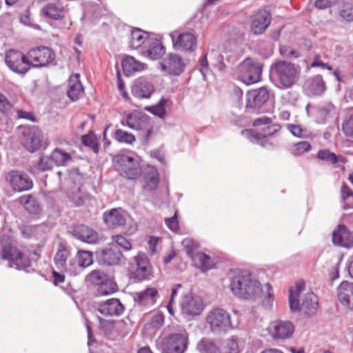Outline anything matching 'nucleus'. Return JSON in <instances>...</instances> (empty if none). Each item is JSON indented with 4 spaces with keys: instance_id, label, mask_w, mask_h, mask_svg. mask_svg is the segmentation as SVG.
Instances as JSON below:
<instances>
[{
    "instance_id": "23",
    "label": "nucleus",
    "mask_w": 353,
    "mask_h": 353,
    "mask_svg": "<svg viewBox=\"0 0 353 353\" xmlns=\"http://www.w3.org/2000/svg\"><path fill=\"white\" fill-rule=\"evenodd\" d=\"M97 310L103 316H120L125 307L118 299H109L100 302L97 305Z\"/></svg>"
},
{
    "instance_id": "14",
    "label": "nucleus",
    "mask_w": 353,
    "mask_h": 353,
    "mask_svg": "<svg viewBox=\"0 0 353 353\" xmlns=\"http://www.w3.org/2000/svg\"><path fill=\"white\" fill-rule=\"evenodd\" d=\"M121 124L123 125H126L131 129L139 130L145 133L143 135L145 141L149 139L152 132V126L150 122V119L145 114L139 113L128 114L121 121Z\"/></svg>"
},
{
    "instance_id": "35",
    "label": "nucleus",
    "mask_w": 353,
    "mask_h": 353,
    "mask_svg": "<svg viewBox=\"0 0 353 353\" xmlns=\"http://www.w3.org/2000/svg\"><path fill=\"white\" fill-rule=\"evenodd\" d=\"M318 297L313 292H308L304 295L301 304V311L307 316L314 314L318 309Z\"/></svg>"
},
{
    "instance_id": "21",
    "label": "nucleus",
    "mask_w": 353,
    "mask_h": 353,
    "mask_svg": "<svg viewBox=\"0 0 353 353\" xmlns=\"http://www.w3.org/2000/svg\"><path fill=\"white\" fill-rule=\"evenodd\" d=\"M42 132L37 126H32L23 132L22 143L30 152L37 150L41 145Z\"/></svg>"
},
{
    "instance_id": "45",
    "label": "nucleus",
    "mask_w": 353,
    "mask_h": 353,
    "mask_svg": "<svg viewBox=\"0 0 353 353\" xmlns=\"http://www.w3.org/2000/svg\"><path fill=\"white\" fill-rule=\"evenodd\" d=\"M196 349L201 353H220L219 348L210 340L202 339L196 345Z\"/></svg>"
},
{
    "instance_id": "19",
    "label": "nucleus",
    "mask_w": 353,
    "mask_h": 353,
    "mask_svg": "<svg viewBox=\"0 0 353 353\" xmlns=\"http://www.w3.org/2000/svg\"><path fill=\"white\" fill-rule=\"evenodd\" d=\"M182 313L187 316L199 315L203 310V303L199 296H194L192 294H185L183 296L181 302Z\"/></svg>"
},
{
    "instance_id": "40",
    "label": "nucleus",
    "mask_w": 353,
    "mask_h": 353,
    "mask_svg": "<svg viewBox=\"0 0 353 353\" xmlns=\"http://www.w3.org/2000/svg\"><path fill=\"white\" fill-rule=\"evenodd\" d=\"M195 265L203 271L213 268L214 264L211 258L203 252H198L192 256Z\"/></svg>"
},
{
    "instance_id": "64",
    "label": "nucleus",
    "mask_w": 353,
    "mask_h": 353,
    "mask_svg": "<svg viewBox=\"0 0 353 353\" xmlns=\"http://www.w3.org/2000/svg\"><path fill=\"white\" fill-rule=\"evenodd\" d=\"M165 317L162 312H157L155 314L150 321V324L154 327H159L164 323Z\"/></svg>"
},
{
    "instance_id": "32",
    "label": "nucleus",
    "mask_w": 353,
    "mask_h": 353,
    "mask_svg": "<svg viewBox=\"0 0 353 353\" xmlns=\"http://www.w3.org/2000/svg\"><path fill=\"white\" fill-rule=\"evenodd\" d=\"M305 86L312 95H321L326 89L325 82L320 74L314 75L307 79Z\"/></svg>"
},
{
    "instance_id": "59",
    "label": "nucleus",
    "mask_w": 353,
    "mask_h": 353,
    "mask_svg": "<svg viewBox=\"0 0 353 353\" xmlns=\"http://www.w3.org/2000/svg\"><path fill=\"white\" fill-rule=\"evenodd\" d=\"M298 297L299 296H295L293 290L290 291L289 305H290V310L292 312H297L301 311V305H300L299 300Z\"/></svg>"
},
{
    "instance_id": "4",
    "label": "nucleus",
    "mask_w": 353,
    "mask_h": 353,
    "mask_svg": "<svg viewBox=\"0 0 353 353\" xmlns=\"http://www.w3.org/2000/svg\"><path fill=\"white\" fill-rule=\"evenodd\" d=\"M270 92L265 87L254 89L246 93L245 109L247 112L261 114L272 111L270 103Z\"/></svg>"
},
{
    "instance_id": "22",
    "label": "nucleus",
    "mask_w": 353,
    "mask_h": 353,
    "mask_svg": "<svg viewBox=\"0 0 353 353\" xmlns=\"http://www.w3.org/2000/svg\"><path fill=\"white\" fill-rule=\"evenodd\" d=\"M271 14L265 9H259L253 15L251 30L254 34H261L271 23Z\"/></svg>"
},
{
    "instance_id": "62",
    "label": "nucleus",
    "mask_w": 353,
    "mask_h": 353,
    "mask_svg": "<svg viewBox=\"0 0 353 353\" xmlns=\"http://www.w3.org/2000/svg\"><path fill=\"white\" fill-rule=\"evenodd\" d=\"M182 245L185 248L186 252L188 255L193 256L192 254L194 252V249L196 248V245L192 239L189 238H185L182 241Z\"/></svg>"
},
{
    "instance_id": "49",
    "label": "nucleus",
    "mask_w": 353,
    "mask_h": 353,
    "mask_svg": "<svg viewBox=\"0 0 353 353\" xmlns=\"http://www.w3.org/2000/svg\"><path fill=\"white\" fill-rule=\"evenodd\" d=\"M118 290L117 284L109 276L102 283L99 287V292L103 294L107 295L117 292Z\"/></svg>"
},
{
    "instance_id": "28",
    "label": "nucleus",
    "mask_w": 353,
    "mask_h": 353,
    "mask_svg": "<svg viewBox=\"0 0 353 353\" xmlns=\"http://www.w3.org/2000/svg\"><path fill=\"white\" fill-rule=\"evenodd\" d=\"M103 219L105 225L112 229L123 225L125 223V218L121 208H113L105 211L103 214Z\"/></svg>"
},
{
    "instance_id": "30",
    "label": "nucleus",
    "mask_w": 353,
    "mask_h": 353,
    "mask_svg": "<svg viewBox=\"0 0 353 353\" xmlns=\"http://www.w3.org/2000/svg\"><path fill=\"white\" fill-rule=\"evenodd\" d=\"M83 93V88L80 81V75L78 73L72 74L68 79V89L67 94L73 101H77Z\"/></svg>"
},
{
    "instance_id": "56",
    "label": "nucleus",
    "mask_w": 353,
    "mask_h": 353,
    "mask_svg": "<svg viewBox=\"0 0 353 353\" xmlns=\"http://www.w3.org/2000/svg\"><path fill=\"white\" fill-rule=\"evenodd\" d=\"M342 130L346 137L353 139V112L344 120Z\"/></svg>"
},
{
    "instance_id": "25",
    "label": "nucleus",
    "mask_w": 353,
    "mask_h": 353,
    "mask_svg": "<svg viewBox=\"0 0 353 353\" xmlns=\"http://www.w3.org/2000/svg\"><path fill=\"white\" fill-rule=\"evenodd\" d=\"M71 234L77 239L83 242L93 244L98 240V234L96 231L83 224L76 225L72 228Z\"/></svg>"
},
{
    "instance_id": "7",
    "label": "nucleus",
    "mask_w": 353,
    "mask_h": 353,
    "mask_svg": "<svg viewBox=\"0 0 353 353\" xmlns=\"http://www.w3.org/2000/svg\"><path fill=\"white\" fill-rule=\"evenodd\" d=\"M188 344V334L183 330L164 336L159 343L158 348L161 353H185Z\"/></svg>"
},
{
    "instance_id": "52",
    "label": "nucleus",
    "mask_w": 353,
    "mask_h": 353,
    "mask_svg": "<svg viewBox=\"0 0 353 353\" xmlns=\"http://www.w3.org/2000/svg\"><path fill=\"white\" fill-rule=\"evenodd\" d=\"M82 143L84 145L89 147L94 153L99 152V145L97 137L92 134L83 135Z\"/></svg>"
},
{
    "instance_id": "60",
    "label": "nucleus",
    "mask_w": 353,
    "mask_h": 353,
    "mask_svg": "<svg viewBox=\"0 0 353 353\" xmlns=\"http://www.w3.org/2000/svg\"><path fill=\"white\" fill-rule=\"evenodd\" d=\"M340 14L345 21L353 23V6H345L343 9L341 10Z\"/></svg>"
},
{
    "instance_id": "51",
    "label": "nucleus",
    "mask_w": 353,
    "mask_h": 353,
    "mask_svg": "<svg viewBox=\"0 0 353 353\" xmlns=\"http://www.w3.org/2000/svg\"><path fill=\"white\" fill-rule=\"evenodd\" d=\"M54 161L50 155H42L40 157L38 163H37V168L40 171H46L51 170L54 166Z\"/></svg>"
},
{
    "instance_id": "53",
    "label": "nucleus",
    "mask_w": 353,
    "mask_h": 353,
    "mask_svg": "<svg viewBox=\"0 0 353 353\" xmlns=\"http://www.w3.org/2000/svg\"><path fill=\"white\" fill-rule=\"evenodd\" d=\"M280 54L287 59H297L301 57L299 51L296 50L290 46L281 45L279 47Z\"/></svg>"
},
{
    "instance_id": "26",
    "label": "nucleus",
    "mask_w": 353,
    "mask_h": 353,
    "mask_svg": "<svg viewBox=\"0 0 353 353\" xmlns=\"http://www.w3.org/2000/svg\"><path fill=\"white\" fill-rule=\"evenodd\" d=\"M332 242L336 245L349 248L353 244V234L345 225H339L333 231Z\"/></svg>"
},
{
    "instance_id": "11",
    "label": "nucleus",
    "mask_w": 353,
    "mask_h": 353,
    "mask_svg": "<svg viewBox=\"0 0 353 353\" xmlns=\"http://www.w3.org/2000/svg\"><path fill=\"white\" fill-rule=\"evenodd\" d=\"M113 163L116 170L127 179H134L141 175L140 164L132 157L126 154L116 155L113 158Z\"/></svg>"
},
{
    "instance_id": "38",
    "label": "nucleus",
    "mask_w": 353,
    "mask_h": 353,
    "mask_svg": "<svg viewBox=\"0 0 353 353\" xmlns=\"http://www.w3.org/2000/svg\"><path fill=\"white\" fill-rule=\"evenodd\" d=\"M51 157L56 166H67L69 163L72 161V158L70 153L61 148H55L51 152Z\"/></svg>"
},
{
    "instance_id": "34",
    "label": "nucleus",
    "mask_w": 353,
    "mask_h": 353,
    "mask_svg": "<svg viewBox=\"0 0 353 353\" xmlns=\"http://www.w3.org/2000/svg\"><path fill=\"white\" fill-rule=\"evenodd\" d=\"M336 294L339 301L343 305L350 303V300L353 299V283L342 281L336 289Z\"/></svg>"
},
{
    "instance_id": "37",
    "label": "nucleus",
    "mask_w": 353,
    "mask_h": 353,
    "mask_svg": "<svg viewBox=\"0 0 353 353\" xmlns=\"http://www.w3.org/2000/svg\"><path fill=\"white\" fill-rule=\"evenodd\" d=\"M75 275L82 269L91 265L93 263L92 253L90 251L81 250L76 255Z\"/></svg>"
},
{
    "instance_id": "29",
    "label": "nucleus",
    "mask_w": 353,
    "mask_h": 353,
    "mask_svg": "<svg viewBox=\"0 0 353 353\" xmlns=\"http://www.w3.org/2000/svg\"><path fill=\"white\" fill-rule=\"evenodd\" d=\"M146 68V64L136 60L133 57L126 55L122 61V68L125 76L130 77L135 72H141Z\"/></svg>"
},
{
    "instance_id": "8",
    "label": "nucleus",
    "mask_w": 353,
    "mask_h": 353,
    "mask_svg": "<svg viewBox=\"0 0 353 353\" xmlns=\"http://www.w3.org/2000/svg\"><path fill=\"white\" fill-rule=\"evenodd\" d=\"M130 275L137 281L150 280L152 277V266L148 256L139 252L131 259L129 268Z\"/></svg>"
},
{
    "instance_id": "36",
    "label": "nucleus",
    "mask_w": 353,
    "mask_h": 353,
    "mask_svg": "<svg viewBox=\"0 0 353 353\" xmlns=\"http://www.w3.org/2000/svg\"><path fill=\"white\" fill-rule=\"evenodd\" d=\"M148 43L149 47L144 52L148 58L156 60L160 59L165 54V48L160 40L151 39H149Z\"/></svg>"
},
{
    "instance_id": "48",
    "label": "nucleus",
    "mask_w": 353,
    "mask_h": 353,
    "mask_svg": "<svg viewBox=\"0 0 353 353\" xmlns=\"http://www.w3.org/2000/svg\"><path fill=\"white\" fill-rule=\"evenodd\" d=\"M114 139L119 143L132 145L135 142V137L126 131L121 129H117L113 136Z\"/></svg>"
},
{
    "instance_id": "2",
    "label": "nucleus",
    "mask_w": 353,
    "mask_h": 353,
    "mask_svg": "<svg viewBox=\"0 0 353 353\" xmlns=\"http://www.w3.org/2000/svg\"><path fill=\"white\" fill-rule=\"evenodd\" d=\"M299 77V66L290 61L278 60L270 65V77L280 88H292L297 83Z\"/></svg>"
},
{
    "instance_id": "12",
    "label": "nucleus",
    "mask_w": 353,
    "mask_h": 353,
    "mask_svg": "<svg viewBox=\"0 0 353 353\" xmlns=\"http://www.w3.org/2000/svg\"><path fill=\"white\" fill-rule=\"evenodd\" d=\"M30 67L43 68L55 65L56 54L48 47L40 46L28 52Z\"/></svg>"
},
{
    "instance_id": "15",
    "label": "nucleus",
    "mask_w": 353,
    "mask_h": 353,
    "mask_svg": "<svg viewBox=\"0 0 353 353\" xmlns=\"http://www.w3.org/2000/svg\"><path fill=\"white\" fill-rule=\"evenodd\" d=\"M5 62L12 71L22 75L26 74L31 68L28 54L25 55L14 50H10L6 53Z\"/></svg>"
},
{
    "instance_id": "41",
    "label": "nucleus",
    "mask_w": 353,
    "mask_h": 353,
    "mask_svg": "<svg viewBox=\"0 0 353 353\" xmlns=\"http://www.w3.org/2000/svg\"><path fill=\"white\" fill-rule=\"evenodd\" d=\"M68 197L74 206L79 207L83 205L86 201L89 200L90 195L78 188L77 190L69 192Z\"/></svg>"
},
{
    "instance_id": "13",
    "label": "nucleus",
    "mask_w": 353,
    "mask_h": 353,
    "mask_svg": "<svg viewBox=\"0 0 353 353\" xmlns=\"http://www.w3.org/2000/svg\"><path fill=\"white\" fill-rule=\"evenodd\" d=\"M174 50L184 52L191 53L196 50L197 47V37L194 30L178 33L172 32L170 34Z\"/></svg>"
},
{
    "instance_id": "20",
    "label": "nucleus",
    "mask_w": 353,
    "mask_h": 353,
    "mask_svg": "<svg viewBox=\"0 0 353 353\" xmlns=\"http://www.w3.org/2000/svg\"><path fill=\"white\" fill-rule=\"evenodd\" d=\"M122 256L121 250L115 245L103 248L97 252L98 263L109 266L119 265Z\"/></svg>"
},
{
    "instance_id": "46",
    "label": "nucleus",
    "mask_w": 353,
    "mask_h": 353,
    "mask_svg": "<svg viewBox=\"0 0 353 353\" xmlns=\"http://www.w3.org/2000/svg\"><path fill=\"white\" fill-rule=\"evenodd\" d=\"M325 57L319 53H314L312 57L311 63L307 66V69L310 70L312 68H320L322 70H332V67L325 61Z\"/></svg>"
},
{
    "instance_id": "24",
    "label": "nucleus",
    "mask_w": 353,
    "mask_h": 353,
    "mask_svg": "<svg viewBox=\"0 0 353 353\" xmlns=\"http://www.w3.org/2000/svg\"><path fill=\"white\" fill-rule=\"evenodd\" d=\"M131 92L137 99H149L154 92V86L145 79L139 78L134 82Z\"/></svg>"
},
{
    "instance_id": "31",
    "label": "nucleus",
    "mask_w": 353,
    "mask_h": 353,
    "mask_svg": "<svg viewBox=\"0 0 353 353\" xmlns=\"http://www.w3.org/2000/svg\"><path fill=\"white\" fill-rule=\"evenodd\" d=\"M19 201L30 214L37 215L42 211L39 201L33 194L23 195L19 197Z\"/></svg>"
},
{
    "instance_id": "57",
    "label": "nucleus",
    "mask_w": 353,
    "mask_h": 353,
    "mask_svg": "<svg viewBox=\"0 0 353 353\" xmlns=\"http://www.w3.org/2000/svg\"><path fill=\"white\" fill-rule=\"evenodd\" d=\"M266 292L263 300V305L265 307H271L274 301V292L272 285L270 283L265 285Z\"/></svg>"
},
{
    "instance_id": "42",
    "label": "nucleus",
    "mask_w": 353,
    "mask_h": 353,
    "mask_svg": "<svg viewBox=\"0 0 353 353\" xmlns=\"http://www.w3.org/2000/svg\"><path fill=\"white\" fill-rule=\"evenodd\" d=\"M159 183V173L156 169L153 168L145 177V185H143V188L146 191H152L157 188Z\"/></svg>"
},
{
    "instance_id": "54",
    "label": "nucleus",
    "mask_w": 353,
    "mask_h": 353,
    "mask_svg": "<svg viewBox=\"0 0 353 353\" xmlns=\"http://www.w3.org/2000/svg\"><path fill=\"white\" fill-rule=\"evenodd\" d=\"M311 150V145L307 141H300L295 143L291 149L294 155L298 156L304 154Z\"/></svg>"
},
{
    "instance_id": "50",
    "label": "nucleus",
    "mask_w": 353,
    "mask_h": 353,
    "mask_svg": "<svg viewBox=\"0 0 353 353\" xmlns=\"http://www.w3.org/2000/svg\"><path fill=\"white\" fill-rule=\"evenodd\" d=\"M220 353H239L236 339L233 336L226 339L223 343Z\"/></svg>"
},
{
    "instance_id": "1",
    "label": "nucleus",
    "mask_w": 353,
    "mask_h": 353,
    "mask_svg": "<svg viewBox=\"0 0 353 353\" xmlns=\"http://www.w3.org/2000/svg\"><path fill=\"white\" fill-rule=\"evenodd\" d=\"M230 279V288L235 296L251 301L261 296L263 291L261 283L249 272L242 270H233Z\"/></svg>"
},
{
    "instance_id": "43",
    "label": "nucleus",
    "mask_w": 353,
    "mask_h": 353,
    "mask_svg": "<svg viewBox=\"0 0 353 353\" xmlns=\"http://www.w3.org/2000/svg\"><path fill=\"white\" fill-rule=\"evenodd\" d=\"M335 108L332 103H327L318 106L316 116L319 122L324 123L334 112Z\"/></svg>"
},
{
    "instance_id": "58",
    "label": "nucleus",
    "mask_w": 353,
    "mask_h": 353,
    "mask_svg": "<svg viewBox=\"0 0 353 353\" xmlns=\"http://www.w3.org/2000/svg\"><path fill=\"white\" fill-rule=\"evenodd\" d=\"M112 241L119 247L125 250H130L132 248L130 242L122 235L112 236Z\"/></svg>"
},
{
    "instance_id": "5",
    "label": "nucleus",
    "mask_w": 353,
    "mask_h": 353,
    "mask_svg": "<svg viewBox=\"0 0 353 353\" xmlns=\"http://www.w3.org/2000/svg\"><path fill=\"white\" fill-rule=\"evenodd\" d=\"M0 259L7 261L10 268H14L18 270L29 272L28 268L31 267V260L29 256L23 253L17 246L8 242L1 245Z\"/></svg>"
},
{
    "instance_id": "6",
    "label": "nucleus",
    "mask_w": 353,
    "mask_h": 353,
    "mask_svg": "<svg viewBox=\"0 0 353 353\" xmlns=\"http://www.w3.org/2000/svg\"><path fill=\"white\" fill-rule=\"evenodd\" d=\"M263 63L247 57L238 65V79L246 85L259 82L261 79Z\"/></svg>"
},
{
    "instance_id": "55",
    "label": "nucleus",
    "mask_w": 353,
    "mask_h": 353,
    "mask_svg": "<svg viewBox=\"0 0 353 353\" xmlns=\"http://www.w3.org/2000/svg\"><path fill=\"white\" fill-rule=\"evenodd\" d=\"M317 157L319 159L327 161L330 164L336 163V155L327 149L319 150L317 154Z\"/></svg>"
},
{
    "instance_id": "33",
    "label": "nucleus",
    "mask_w": 353,
    "mask_h": 353,
    "mask_svg": "<svg viewBox=\"0 0 353 353\" xmlns=\"http://www.w3.org/2000/svg\"><path fill=\"white\" fill-rule=\"evenodd\" d=\"M42 13L51 19L61 20L66 14V10L61 4L49 3L42 8Z\"/></svg>"
},
{
    "instance_id": "44",
    "label": "nucleus",
    "mask_w": 353,
    "mask_h": 353,
    "mask_svg": "<svg viewBox=\"0 0 353 353\" xmlns=\"http://www.w3.org/2000/svg\"><path fill=\"white\" fill-rule=\"evenodd\" d=\"M168 101V99L162 98L157 104L145 107V110L160 119H163L167 114L165 106Z\"/></svg>"
},
{
    "instance_id": "3",
    "label": "nucleus",
    "mask_w": 353,
    "mask_h": 353,
    "mask_svg": "<svg viewBox=\"0 0 353 353\" xmlns=\"http://www.w3.org/2000/svg\"><path fill=\"white\" fill-rule=\"evenodd\" d=\"M272 123V118L262 116L256 119L253 122V126L254 127L265 125L261 132H258L254 129H247L242 130L241 134L252 143L259 145L265 148H273L274 145L270 141V138L280 130L281 125Z\"/></svg>"
},
{
    "instance_id": "47",
    "label": "nucleus",
    "mask_w": 353,
    "mask_h": 353,
    "mask_svg": "<svg viewBox=\"0 0 353 353\" xmlns=\"http://www.w3.org/2000/svg\"><path fill=\"white\" fill-rule=\"evenodd\" d=\"M108 277V276L103 271L94 270L87 275L86 281L99 286Z\"/></svg>"
},
{
    "instance_id": "63",
    "label": "nucleus",
    "mask_w": 353,
    "mask_h": 353,
    "mask_svg": "<svg viewBox=\"0 0 353 353\" xmlns=\"http://www.w3.org/2000/svg\"><path fill=\"white\" fill-rule=\"evenodd\" d=\"M12 106L8 99L0 92V112L6 113L11 110Z\"/></svg>"
},
{
    "instance_id": "61",
    "label": "nucleus",
    "mask_w": 353,
    "mask_h": 353,
    "mask_svg": "<svg viewBox=\"0 0 353 353\" xmlns=\"http://www.w3.org/2000/svg\"><path fill=\"white\" fill-rule=\"evenodd\" d=\"M165 222L168 228L173 232H176L179 228L176 212L172 217L165 219Z\"/></svg>"
},
{
    "instance_id": "27",
    "label": "nucleus",
    "mask_w": 353,
    "mask_h": 353,
    "mask_svg": "<svg viewBox=\"0 0 353 353\" xmlns=\"http://www.w3.org/2000/svg\"><path fill=\"white\" fill-rule=\"evenodd\" d=\"M159 297L158 290L154 288H147L136 292L134 296V301L139 305L151 307L154 305Z\"/></svg>"
},
{
    "instance_id": "16",
    "label": "nucleus",
    "mask_w": 353,
    "mask_h": 353,
    "mask_svg": "<svg viewBox=\"0 0 353 353\" xmlns=\"http://www.w3.org/2000/svg\"><path fill=\"white\" fill-rule=\"evenodd\" d=\"M5 178L13 190L17 192L27 191L33 187L32 180L28 174L23 172L11 170L6 174Z\"/></svg>"
},
{
    "instance_id": "17",
    "label": "nucleus",
    "mask_w": 353,
    "mask_h": 353,
    "mask_svg": "<svg viewBox=\"0 0 353 353\" xmlns=\"http://www.w3.org/2000/svg\"><path fill=\"white\" fill-rule=\"evenodd\" d=\"M161 68L170 75L179 76L185 68V63L181 56L176 53H170L161 62Z\"/></svg>"
},
{
    "instance_id": "10",
    "label": "nucleus",
    "mask_w": 353,
    "mask_h": 353,
    "mask_svg": "<svg viewBox=\"0 0 353 353\" xmlns=\"http://www.w3.org/2000/svg\"><path fill=\"white\" fill-rule=\"evenodd\" d=\"M71 247L65 241H61L54 256V263L61 272L75 275L76 259L71 258Z\"/></svg>"
},
{
    "instance_id": "39",
    "label": "nucleus",
    "mask_w": 353,
    "mask_h": 353,
    "mask_svg": "<svg viewBox=\"0 0 353 353\" xmlns=\"http://www.w3.org/2000/svg\"><path fill=\"white\" fill-rule=\"evenodd\" d=\"M148 32L139 28H134L131 31L130 47L137 49L141 46L145 41H149Z\"/></svg>"
},
{
    "instance_id": "9",
    "label": "nucleus",
    "mask_w": 353,
    "mask_h": 353,
    "mask_svg": "<svg viewBox=\"0 0 353 353\" xmlns=\"http://www.w3.org/2000/svg\"><path fill=\"white\" fill-rule=\"evenodd\" d=\"M206 321L211 331L216 334L225 333L232 328L230 314L220 307L211 310L206 317Z\"/></svg>"
},
{
    "instance_id": "18",
    "label": "nucleus",
    "mask_w": 353,
    "mask_h": 353,
    "mask_svg": "<svg viewBox=\"0 0 353 353\" xmlns=\"http://www.w3.org/2000/svg\"><path fill=\"white\" fill-rule=\"evenodd\" d=\"M294 332V326L289 321H275L270 325V334L274 340L290 339Z\"/></svg>"
}]
</instances>
